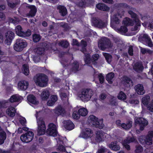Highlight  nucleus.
Here are the masks:
<instances>
[{
  "label": "nucleus",
  "mask_w": 153,
  "mask_h": 153,
  "mask_svg": "<svg viewBox=\"0 0 153 153\" xmlns=\"http://www.w3.org/2000/svg\"><path fill=\"white\" fill-rule=\"evenodd\" d=\"M17 4L16 2L15 3H12L10 2H8L7 5L8 6L12 9L14 8Z\"/></svg>",
  "instance_id": "nucleus-60"
},
{
  "label": "nucleus",
  "mask_w": 153,
  "mask_h": 153,
  "mask_svg": "<svg viewBox=\"0 0 153 153\" xmlns=\"http://www.w3.org/2000/svg\"><path fill=\"white\" fill-rule=\"evenodd\" d=\"M20 97L16 94L13 95L10 98L9 101L11 103L19 102L21 100Z\"/></svg>",
  "instance_id": "nucleus-28"
},
{
  "label": "nucleus",
  "mask_w": 153,
  "mask_h": 153,
  "mask_svg": "<svg viewBox=\"0 0 153 153\" xmlns=\"http://www.w3.org/2000/svg\"><path fill=\"white\" fill-rule=\"evenodd\" d=\"M143 151V147L140 145H138L136 147L135 150V152L136 153H140Z\"/></svg>",
  "instance_id": "nucleus-50"
},
{
  "label": "nucleus",
  "mask_w": 153,
  "mask_h": 153,
  "mask_svg": "<svg viewBox=\"0 0 153 153\" xmlns=\"http://www.w3.org/2000/svg\"><path fill=\"white\" fill-rule=\"evenodd\" d=\"M84 60L85 64L88 65V66L93 68L92 66L90 65L91 62L92 63V59L90 54L87 53L85 54Z\"/></svg>",
  "instance_id": "nucleus-23"
},
{
  "label": "nucleus",
  "mask_w": 153,
  "mask_h": 153,
  "mask_svg": "<svg viewBox=\"0 0 153 153\" xmlns=\"http://www.w3.org/2000/svg\"><path fill=\"white\" fill-rule=\"evenodd\" d=\"M134 21V23H135V26L134 27V28L135 30H137V26H140L141 25L140 22L138 18L135 19L133 21Z\"/></svg>",
  "instance_id": "nucleus-49"
},
{
  "label": "nucleus",
  "mask_w": 153,
  "mask_h": 153,
  "mask_svg": "<svg viewBox=\"0 0 153 153\" xmlns=\"http://www.w3.org/2000/svg\"><path fill=\"white\" fill-rule=\"evenodd\" d=\"M50 96V93L48 91H43L41 94L42 99L43 100H46Z\"/></svg>",
  "instance_id": "nucleus-34"
},
{
  "label": "nucleus",
  "mask_w": 153,
  "mask_h": 153,
  "mask_svg": "<svg viewBox=\"0 0 153 153\" xmlns=\"http://www.w3.org/2000/svg\"><path fill=\"white\" fill-rule=\"evenodd\" d=\"M59 45L62 48H66L69 46V43L67 41L62 40L59 43Z\"/></svg>",
  "instance_id": "nucleus-32"
},
{
  "label": "nucleus",
  "mask_w": 153,
  "mask_h": 153,
  "mask_svg": "<svg viewBox=\"0 0 153 153\" xmlns=\"http://www.w3.org/2000/svg\"><path fill=\"white\" fill-rule=\"evenodd\" d=\"M92 22L94 26L100 28H102L105 27L107 26V23L103 22L101 19L95 17L93 18Z\"/></svg>",
  "instance_id": "nucleus-8"
},
{
  "label": "nucleus",
  "mask_w": 153,
  "mask_h": 153,
  "mask_svg": "<svg viewBox=\"0 0 153 153\" xmlns=\"http://www.w3.org/2000/svg\"><path fill=\"white\" fill-rule=\"evenodd\" d=\"M98 153H109V151L107 149L101 148L98 150Z\"/></svg>",
  "instance_id": "nucleus-56"
},
{
  "label": "nucleus",
  "mask_w": 153,
  "mask_h": 153,
  "mask_svg": "<svg viewBox=\"0 0 153 153\" xmlns=\"http://www.w3.org/2000/svg\"><path fill=\"white\" fill-rule=\"evenodd\" d=\"M146 138V136L144 135L140 136L138 138V141L140 143L144 144V142H145V139Z\"/></svg>",
  "instance_id": "nucleus-52"
},
{
  "label": "nucleus",
  "mask_w": 153,
  "mask_h": 153,
  "mask_svg": "<svg viewBox=\"0 0 153 153\" xmlns=\"http://www.w3.org/2000/svg\"><path fill=\"white\" fill-rule=\"evenodd\" d=\"M92 133V131L90 128H87L81 133L80 135L82 138L87 139L91 136V134Z\"/></svg>",
  "instance_id": "nucleus-15"
},
{
  "label": "nucleus",
  "mask_w": 153,
  "mask_h": 153,
  "mask_svg": "<svg viewBox=\"0 0 153 153\" xmlns=\"http://www.w3.org/2000/svg\"><path fill=\"white\" fill-rule=\"evenodd\" d=\"M26 120L25 118L23 117L22 119H20L19 122L22 126H25L26 123Z\"/></svg>",
  "instance_id": "nucleus-61"
},
{
  "label": "nucleus",
  "mask_w": 153,
  "mask_h": 153,
  "mask_svg": "<svg viewBox=\"0 0 153 153\" xmlns=\"http://www.w3.org/2000/svg\"><path fill=\"white\" fill-rule=\"evenodd\" d=\"M135 125L138 124L140 126V130L143 131L145 127L148 124L147 121L142 117L137 118L135 121Z\"/></svg>",
  "instance_id": "nucleus-7"
},
{
  "label": "nucleus",
  "mask_w": 153,
  "mask_h": 153,
  "mask_svg": "<svg viewBox=\"0 0 153 153\" xmlns=\"http://www.w3.org/2000/svg\"><path fill=\"white\" fill-rule=\"evenodd\" d=\"M55 102L53 101L52 100L50 99L47 102V105L49 106H52L55 104Z\"/></svg>",
  "instance_id": "nucleus-62"
},
{
  "label": "nucleus",
  "mask_w": 153,
  "mask_h": 153,
  "mask_svg": "<svg viewBox=\"0 0 153 153\" xmlns=\"http://www.w3.org/2000/svg\"><path fill=\"white\" fill-rule=\"evenodd\" d=\"M114 22L116 23V24H118L120 23V19H119L115 15L114 16V17L113 19Z\"/></svg>",
  "instance_id": "nucleus-64"
},
{
  "label": "nucleus",
  "mask_w": 153,
  "mask_h": 153,
  "mask_svg": "<svg viewBox=\"0 0 153 153\" xmlns=\"http://www.w3.org/2000/svg\"><path fill=\"white\" fill-rule=\"evenodd\" d=\"M147 108L150 111L153 112V100H152L151 102L148 105Z\"/></svg>",
  "instance_id": "nucleus-57"
},
{
  "label": "nucleus",
  "mask_w": 153,
  "mask_h": 153,
  "mask_svg": "<svg viewBox=\"0 0 153 153\" xmlns=\"http://www.w3.org/2000/svg\"><path fill=\"white\" fill-rule=\"evenodd\" d=\"M29 85L28 82L24 80L19 81L18 84L19 88L21 90L25 91L27 89Z\"/></svg>",
  "instance_id": "nucleus-13"
},
{
  "label": "nucleus",
  "mask_w": 153,
  "mask_h": 153,
  "mask_svg": "<svg viewBox=\"0 0 153 153\" xmlns=\"http://www.w3.org/2000/svg\"><path fill=\"white\" fill-rule=\"evenodd\" d=\"M141 51L142 54H144L146 53L151 54L152 51L148 49L142 48L141 50Z\"/></svg>",
  "instance_id": "nucleus-54"
},
{
  "label": "nucleus",
  "mask_w": 153,
  "mask_h": 153,
  "mask_svg": "<svg viewBox=\"0 0 153 153\" xmlns=\"http://www.w3.org/2000/svg\"><path fill=\"white\" fill-rule=\"evenodd\" d=\"M150 100V97L149 95H146L142 99V102L144 105H148Z\"/></svg>",
  "instance_id": "nucleus-36"
},
{
  "label": "nucleus",
  "mask_w": 153,
  "mask_h": 153,
  "mask_svg": "<svg viewBox=\"0 0 153 153\" xmlns=\"http://www.w3.org/2000/svg\"><path fill=\"white\" fill-rule=\"evenodd\" d=\"M134 89L136 92L139 95H142L143 94L145 93L143 85L142 84H137L135 86Z\"/></svg>",
  "instance_id": "nucleus-17"
},
{
  "label": "nucleus",
  "mask_w": 153,
  "mask_h": 153,
  "mask_svg": "<svg viewBox=\"0 0 153 153\" xmlns=\"http://www.w3.org/2000/svg\"><path fill=\"white\" fill-rule=\"evenodd\" d=\"M54 110L55 113L59 114L63 113L64 111V109L61 106L57 107Z\"/></svg>",
  "instance_id": "nucleus-41"
},
{
  "label": "nucleus",
  "mask_w": 153,
  "mask_h": 153,
  "mask_svg": "<svg viewBox=\"0 0 153 153\" xmlns=\"http://www.w3.org/2000/svg\"><path fill=\"white\" fill-rule=\"evenodd\" d=\"M98 78L100 83L101 84L103 83L104 82V78L102 74L101 73L99 74L98 75Z\"/></svg>",
  "instance_id": "nucleus-55"
},
{
  "label": "nucleus",
  "mask_w": 153,
  "mask_h": 153,
  "mask_svg": "<svg viewBox=\"0 0 153 153\" xmlns=\"http://www.w3.org/2000/svg\"><path fill=\"white\" fill-rule=\"evenodd\" d=\"M108 146L111 149L114 151H117L120 149V146L117 144V141L112 142Z\"/></svg>",
  "instance_id": "nucleus-21"
},
{
  "label": "nucleus",
  "mask_w": 153,
  "mask_h": 153,
  "mask_svg": "<svg viewBox=\"0 0 153 153\" xmlns=\"http://www.w3.org/2000/svg\"><path fill=\"white\" fill-rule=\"evenodd\" d=\"M15 30L16 35L21 37L23 32V28L20 25H18L16 26Z\"/></svg>",
  "instance_id": "nucleus-30"
},
{
  "label": "nucleus",
  "mask_w": 153,
  "mask_h": 153,
  "mask_svg": "<svg viewBox=\"0 0 153 153\" xmlns=\"http://www.w3.org/2000/svg\"><path fill=\"white\" fill-rule=\"evenodd\" d=\"M121 82L123 86L129 88L133 85L131 79L126 76H124L122 78Z\"/></svg>",
  "instance_id": "nucleus-10"
},
{
  "label": "nucleus",
  "mask_w": 153,
  "mask_h": 153,
  "mask_svg": "<svg viewBox=\"0 0 153 153\" xmlns=\"http://www.w3.org/2000/svg\"><path fill=\"white\" fill-rule=\"evenodd\" d=\"M15 36V34L13 31H8L5 33L6 39L4 41L5 43L7 45H10L14 39Z\"/></svg>",
  "instance_id": "nucleus-9"
},
{
  "label": "nucleus",
  "mask_w": 153,
  "mask_h": 153,
  "mask_svg": "<svg viewBox=\"0 0 153 153\" xmlns=\"http://www.w3.org/2000/svg\"><path fill=\"white\" fill-rule=\"evenodd\" d=\"M104 138V134L102 131H97L96 133V140L99 142L102 140Z\"/></svg>",
  "instance_id": "nucleus-27"
},
{
  "label": "nucleus",
  "mask_w": 153,
  "mask_h": 153,
  "mask_svg": "<svg viewBox=\"0 0 153 153\" xmlns=\"http://www.w3.org/2000/svg\"><path fill=\"white\" fill-rule=\"evenodd\" d=\"M98 46L101 50L104 51L107 48H111L113 45L109 39L106 37L102 38L98 42Z\"/></svg>",
  "instance_id": "nucleus-4"
},
{
  "label": "nucleus",
  "mask_w": 153,
  "mask_h": 153,
  "mask_svg": "<svg viewBox=\"0 0 153 153\" xmlns=\"http://www.w3.org/2000/svg\"><path fill=\"white\" fill-rule=\"evenodd\" d=\"M59 150L61 152H65L66 149L65 147L62 145H59L58 148Z\"/></svg>",
  "instance_id": "nucleus-63"
},
{
  "label": "nucleus",
  "mask_w": 153,
  "mask_h": 153,
  "mask_svg": "<svg viewBox=\"0 0 153 153\" xmlns=\"http://www.w3.org/2000/svg\"><path fill=\"white\" fill-rule=\"evenodd\" d=\"M0 138L6 139V132L4 131H0Z\"/></svg>",
  "instance_id": "nucleus-58"
},
{
  "label": "nucleus",
  "mask_w": 153,
  "mask_h": 153,
  "mask_svg": "<svg viewBox=\"0 0 153 153\" xmlns=\"http://www.w3.org/2000/svg\"><path fill=\"white\" fill-rule=\"evenodd\" d=\"M99 54L96 53L93 54L91 58L92 59V64L94 65H97V62L96 61H97L99 58Z\"/></svg>",
  "instance_id": "nucleus-39"
},
{
  "label": "nucleus",
  "mask_w": 153,
  "mask_h": 153,
  "mask_svg": "<svg viewBox=\"0 0 153 153\" xmlns=\"http://www.w3.org/2000/svg\"><path fill=\"white\" fill-rule=\"evenodd\" d=\"M98 119L97 118L93 115H90L88 118L89 121L92 123L95 127L100 129H102L104 126L103 123V120L102 119L98 120Z\"/></svg>",
  "instance_id": "nucleus-5"
},
{
  "label": "nucleus",
  "mask_w": 153,
  "mask_h": 153,
  "mask_svg": "<svg viewBox=\"0 0 153 153\" xmlns=\"http://www.w3.org/2000/svg\"><path fill=\"white\" fill-rule=\"evenodd\" d=\"M132 124V122L131 121H129L126 123H122L121 127L124 129L128 130L131 128Z\"/></svg>",
  "instance_id": "nucleus-31"
},
{
  "label": "nucleus",
  "mask_w": 153,
  "mask_h": 153,
  "mask_svg": "<svg viewBox=\"0 0 153 153\" xmlns=\"http://www.w3.org/2000/svg\"><path fill=\"white\" fill-rule=\"evenodd\" d=\"M27 100L29 102L34 104H37L38 102L36 100V97L33 94H30L28 95Z\"/></svg>",
  "instance_id": "nucleus-26"
},
{
  "label": "nucleus",
  "mask_w": 153,
  "mask_h": 153,
  "mask_svg": "<svg viewBox=\"0 0 153 153\" xmlns=\"http://www.w3.org/2000/svg\"><path fill=\"white\" fill-rule=\"evenodd\" d=\"M128 13L130 15L131 17L133 19V21L138 18L137 14L134 12L132 11L129 10L128 11Z\"/></svg>",
  "instance_id": "nucleus-43"
},
{
  "label": "nucleus",
  "mask_w": 153,
  "mask_h": 153,
  "mask_svg": "<svg viewBox=\"0 0 153 153\" xmlns=\"http://www.w3.org/2000/svg\"><path fill=\"white\" fill-rule=\"evenodd\" d=\"M65 128L68 130H71L74 128V125L72 121L70 120L64 121Z\"/></svg>",
  "instance_id": "nucleus-16"
},
{
  "label": "nucleus",
  "mask_w": 153,
  "mask_h": 153,
  "mask_svg": "<svg viewBox=\"0 0 153 153\" xmlns=\"http://www.w3.org/2000/svg\"><path fill=\"white\" fill-rule=\"evenodd\" d=\"M139 39L142 40H144L147 44L149 47H152L153 46V43L151 39L147 34H143L142 36L140 37Z\"/></svg>",
  "instance_id": "nucleus-14"
},
{
  "label": "nucleus",
  "mask_w": 153,
  "mask_h": 153,
  "mask_svg": "<svg viewBox=\"0 0 153 153\" xmlns=\"http://www.w3.org/2000/svg\"><path fill=\"white\" fill-rule=\"evenodd\" d=\"M134 70L137 72L142 71L144 69V67L142 64L139 62H137L133 67Z\"/></svg>",
  "instance_id": "nucleus-19"
},
{
  "label": "nucleus",
  "mask_w": 153,
  "mask_h": 153,
  "mask_svg": "<svg viewBox=\"0 0 153 153\" xmlns=\"http://www.w3.org/2000/svg\"><path fill=\"white\" fill-rule=\"evenodd\" d=\"M118 98L120 100H124L126 99V96L123 92L122 91H120L118 95Z\"/></svg>",
  "instance_id": "nucleus-42"
},
{
  "label": "nucleus",
  "mask_w": 153,
  "mask_h": 153,
  "mask_svg": "<svg viewBox=\"0 0 153 153\" xmlns=\"http://www.w3.org/2000/svg\"><path fill=\"white\" fill-rule=\"evenodd\" d=\"M133 47L132 46H130L128 49V53L129 55L132 56L133 53Z\"/></svg>",
  "instance_id": "nucleus-59"
},
{
  "label": "nucleus",
  "mask_w": 153,
  "mask_h": 153,
  "mask_svg": "<svg viewBox=\"0 0 153 153\" xmlns=\"http://www.w3.org/2000/svg\"><path fill=\"white\" fill-rule=\"evenodd\" d=\"M122 23L126 26H133L134 25V21L131 19L126 17L123 21Z\"/></svg>",
  "instance_id": "nucleus-24"
},
{
  "label": "nucleus",
  "mask_w": 153,
  "mask_h": 153,
  "mask_svg": "<svg viewBox=\"0 0 153 153\" xmlns=\"http://www.w3.org/2000/svg\"><path fill=\"white\" fill-rule=\"evenodd\" d=\"M28 8L30 9L28 13L29 16L31 17H34L37 11L36 7L34 5H30L28 6Z\"/></svg>",
  "instance_id": "nucleus-25"
},
{
  "label": "nucleus",
  "mask_w": 153,
  "mask_h": 153,
  "mask_svg": "<svg viewBox=\"0 0 153 153\" xmlns=\"http://www.w3.org/2000/svg\"><path fill=\"white\" fill-rule=\"evenodd\" d=\"M16 111L15 108L12 106L9 107L7 109V114L11 117H13L15 116Z\"/></svg>",
  "instance_id": "nucleus-22"
},
{
  "label": "nucleus",
  "mask_w": 153,
  "mask_h": 153,
  "mask_svg": "<svg viewBox=\"0 0 153 153\" xmlns=\"http://www.w3.org/2000/svg\"><path fill=\"white\" fill-rule=\"evenodd\" d=\"M32 32L30 29H27V30L23 31L21 37L23 38H25L26 37H29L31 35Z\"/></svg>",
  "instance_id": "nucleus-35"
},
{
  "label": "nucleus",
  "mask_w": 153,
  "mask_h": 153,
  "mask_svg": "<svg viewBox=\"0 0 153 153\" xmlns=\"http://www.w3.org/2000/svg\"><path fill=\"white\" fill-rule=\"evenodd\" d=\"M27 45V43L25 40L18 39L16 40L13 45V48L16 51L19 52L22 51Z\"/></svg>",
  "instance_id": "nucleus-3"
},
{
  "label": "nucleus",
  "mask_w": 153,
  "mask_h": 153,
  "mask_svg": "<svg viewBox=\"0 0 153 153\" xmlns=\"http://www.w3.org/2000/svg\"><path fill=\"white\" fill-rule=\"evenodd\" d=\"M37 123V135L40 136L44 135L46 132L47 134L49 136L55 137L57 135V128L54 123H50L48 125V128L46 131L45 122L42 119L40 118L38 120Z\"/></svg>",
  "instance_id": "nucleus-1"
},
{
  "label": "nucleus",
  "mask_w": 153,
  "mask_h": 153,
  "mask_svg": "<svg viewBox=\"0 0 153 153\" xmlns=\"http://www.w3.org/2000/svg\"><path fill=\"white\" fill-rule=\"evenodd\" d=\"M96 7L98 9L104 11H108L110 10L109 7L104 4L99 3L96 5Z\"/></svg>",
  "instance_id": "nucleus-18"
},
{
  "label": "nucleus",
  "mask_w": 153,
  "mask_h": 153,
  "mask_svg": "<svg viewBox=\"0 0 153 153\" xmlns=\"http://www.w3.org/2000/svg\"><path fill=\"white\" fill-rule=\"evenodd\" d=\"M79 65L77 61H74L72 64V69L74 71H77L78 70Z\"/></svg>",
  "instance_id": "nucleus-45"
},
{
  "label": "nucleus",
  "mask_w": 153,
  "mask_h": 153,
  "mask_svg": "<svg viewBox=\"0 0 153 153\" xmlns=\"http://www.w3.org/2000/svg\"><path fill=\"white\" fill-rule=\"evenodd\" d=\"M103 55L107 62L108 63H110L112 61V56L111 54L106 53H104Z\"/></svg>",
  "instance_id": "nucleus-40"
},
{
  "label": "nucleus",
  "mask_w": 153,
  "mask_h": 153,
  "mask_svg": "<svg viewBox=\"0 0 153 153\" xmlns=\"http://www.w3.org/2000/svg\"><path fill=\"white\" fill-rule=\"evenodd\" d=\"M118 30L121 33H125L127 32L128 29L126 26H121Z\"/></svg>",
  "instance_id": "nucleus-48"
},
{
  "label": "nucleus",
  "mask_w": 153,
  "mask_h": 153,
  "mask_svg": "<svg viewBox=\"0 0 153 153\" xmlns=\"http://www.w3.org/2000/svg\"><path fill=\"white\" fill-rule=\"evenodd\" d=\"M47 45L46 43H43L41 46L37 47L35 50L36 53L39 56L44 55L46 50Z\"/></svg>",
  "instance_id": "nucleus-11"
},
{
  "label": "nucleus",
  "mask_w": 153,
  "mask_h": 153,
  "mask_svg": "<svg viewBox=\"0 0 153 153\" xmlns=\"http://www.w3.org/2000/svg\"><path fill=\"white\" fill-rule=\"evenodd\" d=\"M116 7L119 8L121 9L123 8H126L128 7L127 4L125 3H119L117 4Z\"/></svg>",
  "instance_id": "nucleus-51"
},
{
  "label": "nucleus",
  "mask_w": 153,
  "mask_h": 153,
  "mask_svg": "<svg viewBox=\"0 0 153 153\" xmlns=\"http://www.w3.org/2000/svg\"><path fill=\"white\" fill-rule=\"evenodd\" d=\"M34 79L36 85L40 87H46L48 85V78L44 74L37 75L34 77Z\"/></svg>",
  "instance_id": "nucleus-2"
},
{
  "label": "nucleus",
  "mask_w": 153,
  "mask_h": 153,
  "mask_svg": "<svg viewBox=\"0 0 153 153\" xmlns=\"http://www.w3.org/2000/svg\"><path fill=\"white\" fill-rule=\"evenodd\" d=\"M41 36L40 34L34 33L33 34L32 39L34 42L37 43L39 42L41 39Z\"/></svg>",
  "instance_id": "nucleus-37"
},
{
  "label": "nucleus",
  "mask_w": 153,
  "mask_h": 153,
  "mask_svg": "<svg viewBox=\"0 0 153 153\" xmlns=\"http://www.w3.org/2000/svg\"><path fill=\"white\" fill-rule=\"evenodd\" d=\"M77 5L79 7L85 8L87 7L85 0H81L79 1L77 4Z\"/></svg>",
  "instance_id": "nucleus-44"
},
{
  "label": "nucleus",
  "mask_w": 153,
  "mask_h": 153,
  "mask_svg": "<svg viewBox=\"0 0 153 153\" xmlns=\"http://www.w3.org/2000/svg\"><path fill=\"white\" fill-rule=\"evenodd\" d=\"M73 117L75 119L78 120L80 117V114L79 112V111H74L72 114Z\"/></svg>",
  "instance_id": "nucleus-47"
},
{
  "label": "nucleus",
  "mask_w": 153,
  "mask_h": 153,
  "mask_svg": "<svg viewBox=\"0 0 153 153\" xmlns=\"http://www.w3.org/2000/svg\"><path fill=\"white\" fill-rule=\"evenodd\" d=\"M23 73L25 75L27 76L29 73V66L26 64H24L22 66V70Z\"/></svg>",
  "instance_id": "nucleus-33"
},
{
  "label": "nucleus",
  "mask_w": 153,
  "mask_h": 153,
  "mask_svg": "<svg viewBox=\"0 0 153 153\" xmlns=\"http://www.w3.org/2000/svg\"><path fill=\"white\" fill-rule=\"evenodd\" d=\"M78 111L80 116H85L88 113L87 109L84 108H80L78 110Z\"/></svg>",
  "instance_id": "nucleus-38"
},
{
  "label": "nucleus",
  "mask_w": 153,
  "mask_h": 153,
  "mask_svg": "<svg viewBox=\"0 0 153 153\" xmlns=\"http://www.w3.org/2000/svg\"><path fill=\"white\" fill-rule=\"evenodd\" d=\"M114 76V74L113 72H111L108 74L106 76V79L110 84H112L113 82L112 80Z\"/></svg>",
  "instance_id": "nucleus-29"
},
{
  "label": "nucleus",
  "mask_w": 153,
  "mask_h": 153,
  "mask_svg": "<svg viewBox=\"0 0 153 153\" xmlns=\"http://www.w3.org/2000/svg\"><path fill=\"white\" fill-rule=\"evenodd\" d=\"M89 89H84L82 91L80 97L83 101H87L90 99L91 95L89 94Z\"/></svg>",
  "instance_id": "nucleus-12"
},
{
  "label": "nucleus",
  "mask_w": 153,
  "mask_h": 153,
  "mask_svg": "<svg viewBox=\"0 0 153 153\" xmlns=\"http://www.w3.org/2000/svg\"><path fill=\"white\" fill-rule=\"evenodd\" d=\"M145 140V142H144V144H146L148 145H151L152 144V139L146 136Z\"/></svg>",
  "instance_id": "nucleus-46"
},
{
  "label": "nucleus",
  "mask_w": 153,
  "mask_h": 153,
  "mask_svg": "<svg viewBox=\"0 0 153 153\" xmlns=\"http://www.w3.org/2000/svg\"><path fill=\"white\" fill-rule=\"evenodd\" d=\"M87 7L93 6L94 2V0H85Z\"/></svg>",
  "instance_id": "nucleus-53"
},
{
  "label": "nucleus",
  "mask_w": 153,
  "mask_h": 153,
  "mask_svg": "<svg viewBox=\"0 0 153 153\" xmlns=\"http://www.w3.org/2000/svg\"><path fill=\"white\" fill-rule=\"evenodd\" d=\"M57 9L59 10V13L62 16H64L66 15L67 11L65 6L62 5H59L57 6Z\"/></svg>",
  "instance_id": "nucleus-20"
},
{
  "label": "nucleus",
  "mask_w": 153,
  "mask_h": 153,
  "mask_svg": "<svg viewBox=\"0 0 153 153\" xmlns=\"http://www.w3.org/2000/svg\"><path fill=\"white\" fill-rule=\"evenodd\" d=\"M34 134L32 131H29L20 137V139L23 142L28 143L31 142L33 140Z\"/></svg>",
  "instance_id": "nucleus-6"
}]
</instances>
